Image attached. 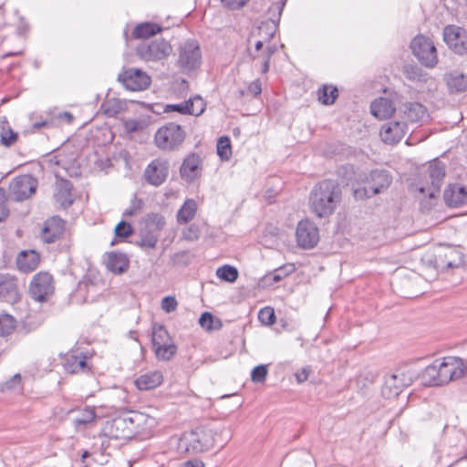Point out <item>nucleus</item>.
Returning a JSON list of instances; mask_svg holds the SVG:
<instances>
[{
    "label": "nucleus",
    "instance_id": "1a4fd4ad",
    "mask_svg": "<svg viewBox=\"0 0 467 467\" xmlns=\"http://www.w3.org/2000/svg\"><path fill=\"white\" fill-rule=\"evenodd\" d=\"M444 177L445 166L438 161H431L427 170V182L424 185L420 186V192L428 195L431 199L436 198L441 191Z\"/></svg>",
    "mask_w": 467,
    "mask_h": 467
},
{
    "label": "nucleus",
    "instance_id": "680f3d73",
    "mask_svg": "<svg viewBox=\"0 0 467 467\" xmlns=\"http://www.w3.org/2000/svg\"><path fill=\"white\" fill-rule=\"evenodd\" d=\"M124 126L129 132H134L140 128V123L136 119H129L125 121Z\"/></svg>",
    "mask_w": 467,
    "mask_h": 467
},
{
    "label": "nucleus",
    "instance_id": "774afa93",
    "mask_svg": "<svg viewBox=\"0 0 467 467\" xmlns=\"http://www.w3.org/2000/svg\"><path fill=\"white\" fill-rule=\"evenodd\" d=\"M284 6H285V2H279V3L274 4L270 8V10L273 9V10L277 11V21H279V18H280V16H281Z\"/></svg>",
    "mask_w": 467,
    "mask_h": 467
},
{
    "label": "nucleus",
    "instance_id": "a18cd8bd",
    "mask_svg": "<svg viewBox=\"0 0 467 467\" xmlns=\"http://www.w3.org/2000/svg\"><path fill=\"white\" fill-rule=\"evenodd\" d=\"M200 326L206 330L217 329L221 325L219 320H214L212 314L205 312L199 318Z\"/></svg>",
    "mask_w": 467,
    "mask_h": 467
},
{
    "label": "nucleus",
    "instance_id": "79ce46f5",
    "mask_svg": "<svg viewBox=\"0 0 467 467\" xmlns=\"http://www.w3.org/2000/svg\"><path fill=\"white\" fill-rule=\"evenodd\" d=\"M16 328V320L7 314L0 315V336L5 337L10 335Z\"/></svg>",
    "mask_w": 467,
    "mask_h": 467
},
{
    "label": "nucleus",
    "instance_id": "4d7b16f0",
    "mask_svg": "<svg viewBox=\"0 0 467 467\" xmlns=\"http://www.w3.org/2000/svg\"><path fill=\"white\" fill-rule=\"evenodd\" d=\"M187 106L185 105L184 101L179 104H168L165 107V112H171L176 111L181 114L186 115Z\"/></svg>",
    "mask_w": 467,
    "mask_h": 467
},
{
    "label": "nucleus",
    "instance_id": "8fccbe9b",
    "mask_svg": "<svg viewBox=\"0 0 467 467\" xmlns=\"http://www.w3.org/2000/svg\"><path fill=\"white\" fill-rule=\"evenodd\" d=\"M200 234L199 226L192 223L182 230V236L186 241H195L200 237Z\"/></svg>",
    "mask_w": 467,
    "mask_h": 467
},
{
    "label": "nucleus",
    "instance_id": "aec40b11",
    "mask_svg": "<svg viewBox=\"0 0 467 467\" xmlns=\"http://www.w3.org/2000/svg\"><path fill=\"white\" fill-rule=\"evenodd\" d=\"M129 415L131 431L134 436L146 438L150 435L152 429L156 425V420L145 413L132 411Z\"/></svg>",
    "mask_w": 467,
    "mask_h": 467
},
{
    "label": "nucleus",
    "instance_id": "6e6552de",
    "mask_svg": "<svg viewBox=\"0 0 467 467\" xmlns=\"http://www.w3.org/2000/svg\"><path fill=\"white\" fill-rule=\"evenodd\" d=\"M152 346L158 359L170 360L175 355L177 347L163 326H154Z\"/></svg>",
    "mask_w": 467,
    "mask_h": 467
},
{
    "label": "nucleus",
    "instance_id": "2eb2a0df",
    "mask_svg": "<svg viewBox=\"0 0 467 467\" xmlns=\"http://www.w3.org/2000/svg\"><path fill=\"white\" fill-rule=\"evenodd\" d=\"M201 63L200 47L196 41H187L180 47L178 65L183 71H190Z\"/></svg>",
    "mask_w": 467,
    "mask_h": 467
},
{
    "label": "nucleus",
    "instance_id": "9d476101",
    "mask_svg": "<svg viewBox=\"0 0 467 467\" xmlns=\"http://www.w3.org/2000/svg\"><path fill=\"white\" fill-rule=\"evenodd\" d=\"M54 292L53 277L47 272H39L35 275L29 285L30 296L38 302H44Z\"/></svg>",
    "mask_w": 467,
    "mask_h": 467
},
{
    "label": "nucleus",
    "instance_id": "e433bc0d",
    "mask_svg": "<svg viewBox=\"0 0 467 467\" xmlns=\"http://www.w3.org/2000/svg\"><path fill=\"white\" fill-rule=\"evenodd\" d=\"M318 100L324 105H332L338 96L337 88L332 85H324L317 91Z\"/></svg>",
    "mask_w": 467,
    "mask_h": 467
},
{
    "label": "nucleus",
    "instance_id": "c756f323",
    "mask_svg": "<svg viewBox=\"0 0 467 467\" xmlns=\"http://www.w3.org/2000/svg\"><path fill=\"white\" fill-rule=\"evenodd\" d=\"M370 110L373 116L383 119L390 117L395 112V108L389 99L379 98L371 103Z\"/></svg>",
    "mask_w": 467,
    "mask_h": 467
},
{
    "label": "nucleus",
    "instance_id": "de8ad7c7",
    "mask_svg": "<svg viewBox=\"0 0 467 467\" xmlns=\"http://www.w3.org/2000/svg\"><path fill=\"white\" fill-rule=\"evenodd\" d=\"M295 266L293 265H284L282 267H279L278 269H275L269 276L268 278H272L273 283H277L285 276H287L289 274L294 272Z\"/></svg>",
    "mask_w": 467,
    "mask_h": 467
},
{
    "label": "nucleus",
    "instance_id": "9b49d317",
    "mask_svg": "<svg viewBox=\"0 0 467 467\" xmlns=\"http://www.w3.org/2000/svg\"><path fill=\"white\" fill-rule=\"evenodd\" d=\"M440 369L441 372V381L447 384L452 380H457L467 375V365L457 357H446L440 360Z\"/></svg>",
    "mask_w": 467,
    "mask_h": 467
},
{
    "label": "nucleus",
    "instance_id": "ea45409f",
    "mask_svg": "<svg viewBox=\"0 0 467 467\" xmlns=\"http://www.w3.org/2000/svg\"><path fill=\"white\" fill-rule=\"evenodd\" d=\"M217 276L226 282L234 283L238 278V271L234 266L224 265L216 271Z\"/></svg>",
    "mask_w": 467,
    "mask_h": 467
},
{
    "label": "nucleus",
    "instance_id": "49530a36",
    "mask_svg": "<svg viewBox=\"0 0 467 467\" xmlns=\"http://www.w3.org/2000/svg\"><path fill=\"white\" fill-rule=\"evenodd\" d=\"M147 225L152 231H161L165 225L164 217L159 213H151L148 215Z\"/></svg>",
    "mask_w": 467,
    "mask_h": 467
},
{
    "label": "nucleus",
    "instance_id": "473e14b6",
    "mask_svg": "<svg viewBox=\"0 0 467 467\" xmlns=\"http://www.w3.org/2000/svg\"><path fill=\"white\" fill-rule=\"evenodd\" d=\"M197 202L193 199H187L176 214V219L179 224H186L191 222L197 212Z\"/></svg>",
    "mask_w": 467,
    "mask_h": 467
},
{
    "label": "nucleus",
    "instance_id": "864d4df0",
    "mask_svg": "<svg viewBox=\"0 0 467 467\" xmlns=\"http://www.w3.org/2000/svg\"><path fill=\"white\" fill-rule=\"evenodd\" d=\"M404 73L406 77L413 81H420L423 79L421 69L416 66L406 67Z\"/></svg>",
    "mask_w": 467,
    "mask_h": 467
},
{
    "label": "nucleus",
    "instance_id": "ddd939ff",
    "mask_svg": "<svg viewBox=\"0 0 467 467\" xmlns=\"http://www.w3.org/2000/svg\"><path fill=\"white\" fill-rule=\"evenodd\" d=\"M118 79L131 91L144 90L150 84V78L144 71L134 67L123 70Z\"/></svg>",
    "mask_w": 467,
    "mask_h": 467
},
{
    "label": "nucleus",
    "instance_id": "4be33fe9",
    "mask_svg": "<svg viewBox=\"0 0 467 467\" xmlns=\"http://www.w3.org/2000/svg\"><path fill=\"white\" fill-rule=\"evenodd\" d=\"M402 118L411 124L422 125L429 119L427 109L420 103H406L402 107Z\"/></svg>",
    "mask_w": 467,
    "mask_h": 467
},
{
    "label": "nucleus",
    "instance_id": "cd10ccee",
    "mask_svg": "<svg viewBox=\"0 0 467 467\" xmlns=\"http://www.w3.org/2000/svg\"><path fill=\"white\" fill-rule=\"evenodd\" d=\"M72 184L67 180H58L56 183L54 198L57 203L66 208L72 204Z\"/></svg>",
    "mask_w": 467,
    "mask_h": 467
},
{
    "label": "nucleus",
    "instance_id": "423d86ee",
    "mask_svg": "<svg viewBox=\"0 0 467 467\" xmlns=\"http://www.w3.org/2000/svg\"><path fill=\"white\" fill-rule=\"evenodd\" d=\"M185 139V131L181 125L173 122L159 128L154 136L156 146L163 150H172Z\"/></svg>",
    "mask_w": 467,
    "mask_h": 467
},
{
    "label": "nucleus",
    "instance_id": "5fc2aeb1",
    "mask_svg": "<svg viewBox=\"0 0 467 467\" xmlns=\"http://www.w3.org/2000/svg\"><path fill=\"white\" fill-rule=\"evenodd\" d=\"M178 302L173 296H165L161 300V308L166 313H171L176 310Z\"/></svg>",
    "mask_w": 467,
    "mask_h": 467
},
{
    "label": "nucleus",
    "instance_id": "c9c22d12",
    "mask_svg": "<svg viewBox=\"0 0 467 467\" xmlns=\"http://www.w3.org/2000/svg\"><path fill=\"white\" fill-rule=\"evenodd\" d=\"M64 368L69 373H78L86 369L87 362L84 358L67 355L64 362Z\"/></svg>",
    "mask_w": 467,
    "mask_h": 467
},
{
    "label": "nucleus",
    "instance_id": "a878e982",
    "mask_svg": "<svg viewBox=\"0 0 467 467\" xmlns=\"http://www.w3.org/2000/svg\"><path fill=\"white\" fill-rule=\"evenodd\" d=\"M201 162L200 156L195 153L185 158L180 168L182 178L186 182H192L198 176Z\"/></svg>",
    "mask_w": 467,
    "mask_h": 467
},
{
    "label": "nucleus",
    "instance_id": "3c124183",
    "mask_svg": "<svg viewBox=\"0 0 467 467\" xmlns=\"http://www.w3.org/2000/svg\"><path fill=\"white\" fill-rule=\"evenodd\" d=\"M267 376V368L265 365H259L254 368L251 373V378L254 382L261 383L265 380Z\"/></svg>",
    "mask_w": 467,
    "mask_h": 467
},
{
    "label": "nucleus",
    "instance_id": "412c9836",
    "mask_svg": "<svg viewBox=\"0 0 467 467\" xmlns=\"http://www.w3.org/2000/svg\"><path fill=\"white\" fill-rule=\"evenodd\" d=\"M104 431L109 438L115 440H126L133 437L129 415L117 417L107 422Z\"/></svg>",
    "mask_w": 467,
    "mask_h": 467
},
{
    "label": "nucleus",
    "instance_id": "dca6fc26",
    "mask_svg": "<svg viewBox=\"0 0 467 467\" xmlns=\"http://www.w3.org/2000/svg\"><path fill=\"white\" fill-rule=\"evenodd\" d=\"M297 244L306 249L313 248L319 241V231L315 223L300 221L296 231Z\"/></svg>",
    "mask_w": 467,
    "mask_h": 467
},
{
    "label": "nucleus",
    "instance_id": "bf43d9fd",
    "mask_svg": "<svg viewBox=\"0 0 467 467\" xmlns=\"http://www.w3.org/2000/svg\"><path fill=\"white\" fill-rule=\"evenodd\" d=\"M186 259H187L186 252L176 253L171 257V260L172 261L173 265H175L186 264L187 263Z\"/></svg>",
    "mask_w": 467,
    "mask_h": 467
},
{
    "label": "nucleus",
    "instance_id": "c85d7f7f",
    "mask_svg": "<svg viewBox=\"0 0 467 467\" xmlns=\"http://www.w3.org/2000/svg\"><path fill=\"white\" fill-rule=\"evenodd\" d=\"M39 261V254L36 251H22L17 255L16 265L19 270L29 273L37 267Z\"/></svg>",
    "mask_w": 467,
    "mask_h": 467
},
{
    "label": "nucleus",
    "instance_id": "6ab92c4d",
    "mask_svg": "<svg viewBox=\"0 0 467 467\" xmlns=\"http://www.w3.org/2000/svg\"><path fill=\"white\" fill-rule=\"evenodd\" d=\"M408 124L403 120L392 119L381 126L380 138L386 144H395L408 132Z\"/></svg>",
    "mask_w": 467,
    "mask_h": 467
},
{
    "label": "nucleus",
    "instance_id": "37998d69",
    "mask_svg": "<svg viewBox=\"0 0 467 467\" xmlns=\"http://www.w3.org/2000/svg\"><path fill=\"white\" fill-rule=\"evenodd\" d=\"M217 153L222 160L228 161L232 155L231 142L228 137H221L217 142Z\"/></svg>",
    "mask_w": 467,
    "mask_h": 467
},
{
    "label": "nucleus",
    "instance_id": "0eeeda50",
    "mask_svg": "<svg viewBox=\"0 0 467 467\" xmlns=\"http://www.w3.org/2000/svg\"><path fill=\"white\" fill-rule=\"evenodd\" d=\"M410 48L413 55L426 67H434L437 65V49L431 38L419 35L412 39Z\"/></svg>",
    "mask_w": 467,
    "mask_h": 467
},
{
    "label": "nucleus",
    "instance_id": "13d9d810",
    "mask_svg": "<svg viewBox=\"0 0 467 467\" xmlns=\"http://www.w3.org/2000/svg\"><path fill=\"white\" fill-rule=\"evenodd\" d=\"M230 9L235 10L243 7L249 0H221Z\"/></svg>",
    "mask_w": 467,
    "mask_h": 467
},
{
    "label": "nucleus",
    "instance_id": "f3484780",
    "mask_svg": "<svg viewBox=\"0 0 467 467\" xmlns=\"http://www.w3.org/2000/svg\"><path fill=\"white\" fill-rule=\"evenodd\" d=\"M446 44L460 55L467 54V30L456 26H447L443 29Z\"/></svg>",
    "mask_w": 467,
    "mask_h": 467
},
{
    "label": "nucleus",
    "instance_id": "b1692460",
    "mask_svg": "<svg viewBox=\"0 0 467 467\" xmlns=\"http://www.w3.org/2000/svg\"><path fill=\"white\" fill-rule=\"evenodd\" d=\"M65 230V222L57 216L48 219L42 230V239L45 243L50 244L59 238Z\"/></svg>",
    "mask_w": 467,
    "mask_h": 467
},
{
    "label": "nucleus",
    "instance_id": "052dcab7",
    "mask_svg": "<svg viewBox=\"0 0 467 467\" xmlns=\"http://www.w3.org/2000/svg\"><path fill=\"white\" fill-rule=\"evenodd\" d=\"M8 215V210L5 205V193L0 190V222Z\"/></svg>",
    "mask_w": 467,
    "mask_h": 467
},
{
    "label": "nucleus",
    "instance_id": "f704fd0d",
    "mask_svg": "<svg viewBox=\"0 0 467 467\" xmlns=\"http://www.w3.org/2000/svg\"><path fill=\"white\" fill-rule=\"evenodd\" d=\"M161 31V27L155 23L139 24L133 30L132 35L135 38H148Z\"/></svg>",
    "mask_w": 467,
    "mask_h": 467
},
{
    "label": "nucleus",
    "instance_id": "f03ea898",
    "mask_svg": "<svg viewBox=\"0 0 467 467\" xmlns=\"http://www.w3.org/2000/svg\"><path fill=\"white\" fill-rule=\"evenodd\" d=\"M360 186L354 189L356 199L370 198L386 190L391 183V177L384 170H374L369 173L360 174Z\"/></svg>",
    "mask_w": 467,
    "mask_h": 467
},
{
    "label": "nucleus",
    "instance_id": "c03bdc74",
    "mask_svg": "<svg viewBox=\"0 0 467 467\" xmlns=\"http://www.w3.org/2000/svg\"><path fill=\"white\" fill-rule=\"evenodd\" d=\"M159 236L152 232H149L140 237L138 245L143 249H153L156 247Z\"/></svg>",
    "mask_w": 467,
    "mask_h": 467
},
{
    "label": "nucleus",
    "instance_id": "f257e3e1",
    "mask_svg": "<svg viewBox=\"0 0 467 467\" xmlns=\"http://www.w3.org/2000/svg\"><path fill=\"white\" fill-rule=\"evenodd\" d=\"M341 200V190L332 180L319 182L310 194V207L318 217H327L333 213Z\"/></svg>",
    "mask_w": 467,
    "mask_h": 467
},
{
    "label": "nucleus",
    "instance_id": "7c9ffc66",
    "mask_svg": "<svg viewBox=\"0 0 467 467\" xmlns=\"http://www.w3.org/2000/svg\"><path fill=\"white\" fill-rule=\"evenodd\" d=\"M421 380L424 385L440 386L444 385L441 381V372L440 369V360H435L432 364L426 367L421 373Z\"/></svg>",
    "mask_w": 467,
    "mask_h": 467
},
{
    "label": "nucleus",
    "instance_id": "e2e57ef3",
    "mask_svg": "<svg viewBox=\"0 0 467 467\" xmlns=\"http://www.w3.org/2000/svg\"><path fill=\"white\" fill-rule=\"evenodd\" d=\"M21 377L19 374H16L9 381L5 383L6 389H16L19 388Z\"/></svg>",
    "mask_w": 467,
    "mask_h": 467
},
{
    "label": "nucleus",
    "instance_id": "2f4dec72",
    "mask_svg": "<svg viewBox=\"0 0 467 467\" xmlns=\"http://www.w3.org/2000/svg\"><path fill=\"white\" fill-rule=\"evenodd\" d=\"M129 259L124 254L109 253L107 256V268L116 274H121L127 271L129 267Z\"/></svg>",
    "mask_w": 467,
    "mask_h": 467
},
{
    "label": "nucleus",
    "instance_id": "0e129e2a",
    "mask_svg": "<svg viewBox=\"0 0 467 467\" xmlns=\"http://www.w3.org/2000/svg\"><path fill=\"white\" fill-rule=\"evenodd\" d=\"M248 91L254 96L259 95L262 91L260 81L257 79L250 83V85L248 86Z\"/></svg>",
    "mask_w": 467,
    "mask_h": 467
},
{
    "label": "nucleus",
    "instance_id": "39448f33",
    "mask_svg": "<svg viewBox=\"0 0 467 467\" xmlns=\"http://www.w3.org/2000/svg\"><path fill=\"white\" fill-rule=\"evenodd\" d=\"M172 51L171 44L163 38L146 40L136 48L137 56L146 62H157L168 57Z\"/></svg>",
    "mask_w": 467,
    "mask_h": 467
},
{
    "label": "nucleus",
    "instance_id": "4468645a",
    "mask_svg": "<svg viewBox=\"0 0 467 467\" xmlns=\"http://www.w3.org/2000/svg\"><path fill=\"white\" fill-rule=\"evenodd\" d=\"M36 184V181L31 175L18 176L9 184V196L15 201H24L35 192Z\"/></svg>",
    "mask_w": 467,
    "mask_h": 467
},
{
    "label": "nucleus",
    "instance_id": "f8f14e48",
    "mask_svg": "<svg viewBox=\"0 0 467 467\" xmlns=\"http://www.w3.org/2000/svg\"><path fill=\"white\" fill-rule=\"evenodd\" d=\"M169 171V161L164 158H156L147 165L143 177L149 184L157 187L167 180Z\"/></svg>",
    "mask_w": 467,
    "mask_h": 467
},
{
    "label": "nucleus",
    "instance_id": "58836bf2",
    "mask_svg": "<svg viewBox=\"0 0 467 467\" xmlns=\"http://www.w3.org/2000/svg\"><path fill=\"white\" fill-rule=\"evenodd\" d=\"M184 103L187 106L186 109L188 110L186 111V114L200 116L205 110L206 104L200 96L190 98L188 100L184 101Z\"/></svg>",
    "mask_w": 467,
    "mask_h": 467
},
{
    "label": "nucleus",
    "instance_id": "20e7f679",
    "mask_svg": "<svg viewBox=\"0 0 467 467\" xmlns=\"http://www.w3.org/2000/svg\"><path fill=\"white\" fill-rule=\"evenodd\" d=\"M214 443V435L212 430L198 427L189 432H185L181 444L188 452L198 453L210 450Z\"/></svg>",
    "mask_w": 467,
    "mask_h": 467
},
{
    "label": "nucleus",
    "instance_id": "bb28decb",
    "mask_svg": "<svg viewBox=\"0 0 467 467\" xmlns=\"http://www.w3.org/2000/svg\"><path fill=\"white\" fill-rule=\"evenodd\" d=\"M162 381V373L159 370H153L139 376L135 380V385L140 390H150L160 386Z\"/></svg>",
    "mask_w": 467,
    "mask_h": 467
},
{
    "label": "nucleus",
    "instance_id": "6e6d98bb",
    "mask_svg": "<svg viewBox=\"0 0 467 467\" xmlns=\"http://www.w3.org/2000/svg\"><path fill=\"white\" fill-rule=\"evenodd\" d=\"M253 60H260L262 62L263 67H262V73H266L269 69V62L271 57H269V53L265 52V50H262V52L258 55H252Z\"/></svg>",
    "mask_w": 467,
    "mask_h": 467
},
{
    "label": "nucleus",
    "instance_id": "69168bd1",
    "mask_svg": "<svg viewBox=\"0 0 467 467\" xmlns=\"http://www.w3.org/2000/svg\"><path fill=\"white\" fill-rule=\"evenodd\" d=\"M180 467H204V463L201 460L192 459L183 462Z\"/></svg>",
    "mask_w": 467,
    "mask_h": 467
},
{
    "label": "nucleus",
    "instance_id": "7ed1b4c3",
    "mask_svg": "<svg viewBox=\"0 0 467 467\" xmlns=\"http://www.w3.org/2000/svg\"><path fill=\"white\" fill-rule=\"evenodd\" d=\"M418 377V372L411 367L405 366L397 368L386 377L382 388V395L387 399L399 396L403 389L410 386Z\"/></svg>",
    "mask_w": 467,
    "mask_h": 467
},
{
    "label": "nucleus",
    "instance_id": "5701e85b",
    "mask_svg": "<svg viewBox=\"0 0 467 467\" xmlns=\"http://www.w3.org/2000/svg\"><path fill=\"white\" fill-rule=\"evenodd\" d=\"M20 295L16 280L5 275H0V298L7 303L14 304L19 300Z\"/></svg>",
    "mask_w": 467,
    "mask_h": 467
},
{
    "label": "nucleus",
    "instance_id": "4c0bfd02",
    "mask_svg": "<svg viewBox=\"0 0 467 467\" xmlns=\"http://www.w3.org/2000/svg\"><path fill=\"white\" fill-rule=\"evenodd\" d=\"M17 140L15 132L5 120H0V141L5 147H10Z\"/></svg>",
    "mask_w": 467,
    "mask_h": 467
},
{
    "label": "nucleus",
    "instance_id": "09e8293b",
    "mask_svg": "<svg viewBox=\"0 0 467 467\" xmlns=\"http://www.w3.org/2000/svg\"><path fill=\"white\" fill-rule=\"evenodd\" d=\"M258 319L264 325H273L275 321L274 309L270 306L262 308L258 313Z\"/></svg>",
    "mask_w": 467,
    "mask_h": 467
},
{
    "label": "nucleus",
    "instance_id": "a19ab883",
    "mask_svg": "<svg viewBox=\"0 0 467 467\" xmlns=\"http://www.w3.org/2000/svg\"><path fill=\"white\" fill-rule=\"evenodd\" d=\"M95 418V410L92 408H86L81 411L79 416L73 420V424L77 429H78L81 426H86L91 423Z\"/></svg>",
    "mask_w": 467,
    "mask_h": 467
},
{
    "label": "nucleus",
    "instance_id": "a211bd4d",
    "mask_svg": "<svg viewBox=\"0 0 467 467\" xmlns=\"http://www.w3.org/2000/svg\"><path fill=\"white\" fill-rule=\"evenodd\" d=\"M462 264V254L458 249L451 246H446L439 249L435 255V266L441 270L457 268Z\"/></svg>",
    "mask_w": 467,
    "mask_h": 467
},
{
    "label": "nucleus",
    "instance_id": "393cba45",
    "mask_svg": "<svg viewBox=\"0 0 467 467\" xmlns=\"http://www.w3.org/2000/svg\"><path fill=\"white\" fill-rule=\"evenodd\" d=\"M445 203L450 207H458L467 202V189L459 184L449 185L443 193Z\"/></svg>",
    "mask_w": 467,
    "mask_h": 467
},
{
    "label": "nucleus",
    "instance_id": "603ef678",
    "mask_svg": "<svg viewBox=\"0 0 467 467\" xmlns=\"http://www.w3.org/2000/svg\"><path fill=\"white\" fill-rule=\"evenodd\" d=\"M133 230L131 225L124 221L119 223L115 227V234L118 237L126 238L131 235Z\"/></svg>",
    "mask_w": 467,
    "mask_h": 467
},
{
    "label": "nucleus",
    "instance_id": "72a5a7b5",
    "mask_svg": "<svg viewBox=\"0 0 467 467\" xmlns=\"http://www.w3.org/2000/svg\"><path fill=\"white\" fill-rule=\"evenodd\" d=\"M444 79L451 92H462L467 88V78L462 73L454 71L446 74Z\"/></svg>",
    "mask_w": 467,
    "mask_h": 467
},
{
    "label": "nucleus",
    "instance_id": "338daca9",
    "mask_svg": "<svg viewBox=\"0 0 467 467\" xmlns=\"http://www.w3.org/2000/svg\"><path fill=\"white\" fill-rule=\"evenodd\" d=\"M308 378V369L303 368L301 371L296 373V379L297 382L301 383L307 379Z\"/></svg>",
    "mask_w": 467,
    "mask_h": 467
}]
</instances>
